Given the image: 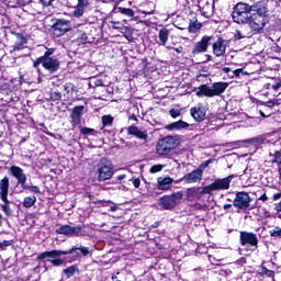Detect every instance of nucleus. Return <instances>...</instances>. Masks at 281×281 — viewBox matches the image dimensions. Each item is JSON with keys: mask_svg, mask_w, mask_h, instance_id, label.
<instances>
[{"mask_svg": "<svg viewBox=\"0 0 281 281\" xmlns=\"http://www.w3.org/2000/svg\"><path fill=\"white\" fill-rule=\"evenodd\" d=\"M232 19L237 25H249L255 34H262L269 23V4L265 0L254 2L251 5L237 2L233 8Z\"/></svg>", "mask_w": 281, "mask_h": 281, "instance_id": "1", "label": "nucleus"}, {"mask_svg": "<svg viewBox=\"0 0 281 281\" xmlns=\"http://www.w3.org/2000/svg\"><path fill=\"white\" fill-rule=\"evenodd\" d=\"M56 48H48L47 46H43L42 55H40L35 60H33V68L37 71H41V67L48 71V74H56L60 69V60L56 58L54 53Z\"/></svg>", "mask_w": 281, "mask_h": 281, "instance_id": "2", "label": "nucleus"}, {"mask_svg": "<svg viewBox=\"0 0 281 281\" xmlns=\"http://www.w3.org/2000/svg\"><path fill=\"white\" fill-rule=\"evenodd\" d=\"M69 254H76L77 258H82V256H89V247H72L67 250H50L44 251L37 255L36 260H45V258H55L50 260V265L53 267H60L65 265V259H60V256H69Z\"/></svg>", "mask_w": 281, "mask_h": 281, "instance_id": "3", "label": "nucleus"}, {"mask_svg": "<svg viewBox=\"0 0 281 281\" xmlns=\"http://www.w3.org/2000/svg\"><path fill=\"white\" fill-rule=\"evenodd\" d=\"M229 87L228 82L217 81L210 87L207 83L200 85L198 88H194L193 91L198 98H216L223 95Z\"/></svg>", "mask_w": 281, "mask_h": 281, "instance_id": "4", "label": "nucleus"}, {"mask_svg": "<svg viewBox=\"0 0 281 281\" xmlns=\"http://www.w3.org/2000/svg\"><path fill=\"white\" fill-rule=\"evenodd\" d=\"M180 144L181 139L179 136H165L156 144V154L168 159L172 155V150L179 148Z\"/></svg>", "mask_w": 281, "mask_h": 281, "instance_id": "5", "label": "nucleus"}, {"mask_svg": "<svg viewBox=\"0 0 281 281\" xmlns=\"http://www.w3.org/2000/svg\"><path fill=\"white\" fill-rule=\"evenodd\" d=\"M8 194H10V177L4 176L0 179V200L2 204H0V209L4 212L7 218H12L14 216V211L10 207V199H8Z\"/></svg>", "mask_w": 281, "mask_h": 281, "instance_id": "6", "label": "nucleus"}, {"mask_svg": "<svg viewBox=\"0 0 281 281\" xmlns=\"http://www.w3.org/2000/svg\"><path fill=\"white\" fill-rule=\"evenodd\" d=\"M9 175L16 179L18 186H21L22 190H29V192L33 194H41V188H38V186L27 184V176L23 171V168L11 166L9 168Z\"/></svg>", "mask_w": 281, "mask_h": 281, "instance_id": "7", "label": "nucleus"}, {"mask_svg": "<svg viewBox=\"0 0 281 281\" xmlns=\"http://www.w3.org/2000/svg\"><path fill=\"white\" fill-rule=\"evenodd\" d=\"M183 201V191H177L171 194H165L158 200V205L161 210H175Z\"/></svg>", "mask_w": 281, "mask_h": 281, "instance_id": "8", "label": "nucleus"}, {"mask_svg": "<svg viewBox=\"0 0 281 281\" xmlns=\"http://www.w3.org/2000/svg\"><path fill=\"white\" fill-rule=\"evenodd\" d=\"M52 23L50 30L55 38H60V36H65V34H68V32L74 30L71 20L54 18L52 19Z\"/></svg>", "mask_w": 281, "mask_h": 281, "instance_id": "9", "label": "nucleus"}, {"mask_svg": "<svg viewBox=\"0 0 281 281\" xmlns=\"http://www.w3.org/2000/svg\"><path fill=\"white\" fill-rule=\"evenodd\" d=\"M234 179V175H231L226 178H217L211 184L206 186L207 194H212V192H221L223 190H229V183Z\"/></svg>", "mask_w": 281, "mask_h": 281, "instance_id": "10", "label": "nucleus"}, {"mask_svg": "<svg viewBox=\"0 0 281 281\" xmlns=\"http://www.w3.org/2000/svg\"><path fill=\"white\" fill-rule=\"evenodd\" d=\"M213 55L216 58H221L225 56L227 52V41L223 38V36L218 34H213V41L211 42Z\"/></svg>", "mask_w": 281, "mask_h": 281, "instance_id": "11", "label": "nucleus"}, {"mask_svg": "<svg viewBox=\"0 0 281 281\" xmlns=\"http://www.w3.org/2000/svg\"><path fill=\"white\" fill-rule=\"evenodd\" d=\"M239 243L241 247H254V249H258V245L260 240L258 239V235L254 232L241 231L239 233Z\"/></svg>", "mask_w": 281, "mask_h": 281, "instance_id": "12", "label": "nucleus"}, {"mask_svg": "<svg viewBox=\"0 0 281 281\" xmlns=\"http://www.w3.org/2000/svg\"><path fill=\"white\" fill-rule=\"evenodd\" d=\"M113 177V164L108 159L101 160L98 168V181H108Z\"/></svg>", "mask_w": 281, "mask_h": 281, "instance_id": "13", "label": "nucleus"}, {"mask_svg": "<svg viewBox=\"0 0 281 281\" xmlns=\"http://www.w3.org/2000/svg\"><path fill=\"white\" fill-rule=\"evenodd\" d=\"M213 40V34L203 35L202 38L194 44L191 54H193V56H196V54H205L207 49H210Z\"/></svg>", "mask_w": 281, "mask_h": 281, "instance_id": "14", "label": "nucleus"}, {"mask_svg": "<svg viewBox=\"0 0 281 281\" xmlns=\"http://www.w3.org/2000/svg\"><path fill=\"white\" fill-rule=\"evenodd\" d=\"M233 205L238 210H248V207L251 205V196H249V193L246 191H239L236 193Z\"/></svg>", "mask_w": 281, "mask_h": 281, "instance_id": "15", "label": "nucleus"}, {"mask_svg": "<svg viewBox=\"0 0 281 281\" xmlns=\"http://www.w3.org/2000/svg\"><path fill=\"white\" fill-rule=\"evenodd\" d=\"M56 234L60 236L78 237L82 233V226H71L69 224L61 225L59 228L55 231Z\"/></svg>", "mask_w": 281, "mask_h": 281, "instance_id": "16", "label": "nucleus"}, {"mask_svg": "<svg viewBox=\"0 0 281 281\" xmlns=\"http://www.w3.org/2000/svg\"><path fill=\"white\" fill-rule=\"evenodd\" d=\"M203 194H207V187H191L186 190L187 201H201Z\"/></svg>", "mask_w": 281, "mask_h": 281, "instance_id": "17", "label": "nucleus"}, {"mask_svg": "<svg viewBox=\"0 0 281 281\" xmlns=\"http://www.w3.org/2000/svg\"><path fill=\"white\" fill-rule=\"evenodd\" d=\"M82 115H85V105H76L70 113V125L72 128L80 126Z\"/></svg>", "mask_w": 281, "mask_h": 281, "instance_id": "18", "label": "nucleus"}, {"mask_svg": "<svg viewBox=\"0 0 281 281\" xmlns=\"http://www.w3.org/2000/svg\"><path fill=\"white\" fill-rule=\"evenodd\" d=\"M13 34L16 38V42L14 43L13 49L11 52H22V49H25V47H27V41L30 36L23 32H14Z\"/></svg>", "mask_w": 281, "mask_h": 281, "instance_id": "19", "label": "nucleus"}, {"mask_svg": "<svg viewBox=\"0 0 281 281\" xmlns=\"http://www.w3.org/2000/svg\"><path fill=\"white\" fill-rule=\"evenodd\" d=\"M203 180V171L201 169H194L193 171L187 173L183 176L181 181H184V183H199V181Z\"/></svg>", "mask_w": 281, "mask_h": 281, "instance_id": "20", "label": "nucleus"}, {"mask_svg": "<svg viewBox=\"0 0 281 281\" xmlns=\"http://www.w3.org/2000/svg\"><path fill=\"white\" fill-rule=\"evenodd\" d=\"M127 134L136 137V139H142V142H148V132L139 130L137 125L128 126Z\"/></svg>", "mask_w": 281, "mask_h": 281, "instance_id": "21", "label": "nucleus"}, {"mask_svg": "<svg viewBox=\"0 0 281 281\" xmlns=\"http://www.w3.org/2000/svg\"><path fill=\"white\" fill-rule=\"evenodd\" d=\"M190 114L195 122L201 123L205 120L206 111L203 105L199 104L190 109Z\"/></svg>", "mask_w": 281, "mask_h": 281, "instance_id": "22", "label": "nucleus"}, {"mask_svg": "<svg viewBox=\"0 0 281 281\" xmlns=\"http://www.w3.org/2000/svg\"><path fill=\"white\" fill-rule=\"evenodd\" d=\"M144 74H153L157 70V66L155 65V59L151 57H144L140 61Z\"/></svg>", "mask_w": 281, "mask_h": 281, "instance_id": "23", "label": "nucleus"}, {"mask_svg": "<svg viewBox=\"0 0 281 281\" xmlns=\"http://www.w3.org/2000/svg\"><path fill=\"white\" fill-rule=\"evenodd\" d=\"M125 0H116L114 3V11L120 12L123 16H127L128 19H133L135 16V11L131 8L120 7V3Z\"/></svg>", "mask_w": 281, "mask_h": 281, "instance_id": "24", "label": "nucleus"}, {"mask_svg": "<svg viewBox=\"0 0 281 281\" xmlns=\"http://www.w3.org/2000/svg\"><path fill=\"white\" fill-rule=\"evenodd\" d=\"M86 8H89V0H78L77 5L72 11V16H75V19H80V16H83Z\"/></svg>", "mask_w": 281, "mask_h": 281, "instance_id": "25", "label": "nucleus"}, {"mask_svg": "<svg viewBox=\"0 0 281 281\" xmlns=\"http://www.w3.org/2000/svg\"><path fill=\"white\" fill-rule=\"evenodd\" d=\"M263 89H267L270 93H278L281 89V79H271L268 83L263 85Z\"/></svg>", "mask_w": 281, "mask_h": 281, "instance_id": "26", "label": "nucleus"}, {"mask_svg": "<svg viewBox=\"0 0 281 281\" xmlns=\"http://www.w3.org/2000/svg\"><path fill=\"white\" fill-rule=\"evenodd\" d=\"M166 131H181L183 128H190V124L183 120H179L165 126Z\"/></svg>", "mask_w": 281, "mask_h": 281, "instance_id": "27", "label": "nucleus"}, {"mask_svg": "<svg viewBox=\"0 0 281 281\" xmlns=\"http://www.w3.org/2000/svg\"><path fill=\"white\" fill-rule=\"evenodd\" d=\"M175 179L170 177L166 178H158L157 183H158V190H170V187L172 186Z\"/></svg>", "mask_w": 281, "mask_h": 281, "instance_id": "28", "label": "nucleus"}, {"mask_svg": "<svg viewBox=\"0 0 281 281\" xmlns=\"http://www.w3.org/2000/svg\"><path fill=\"white\" fill-rule=\"evenodd\" d=\"M93 41H95V37H93V35L87 34V33H81L77 37L76 43L78 45H87V43H93Z\"/></svg>", "mask_w": 281, "mask_h": 281, "instance_id": "29", "label": "nucleus"}, {"mask_svg": "<svg viewBox=\"0 0 281 281\" xmlns=\"http://www.w3.org/2000/svg\"><path fill=\"white\" fill-rule=\"evenodd\" d=\"M102 126L100 131H104V128H109V126H113L115 119L111 114H105L101 117Z\"/></svg>", "mask_w": 281, "mask_h": 281, "instance_id": "30", "label": "nucleus"}, {"mask_svg": "<svg viewBox=\"0 0 281 281\" xmlns=\"http://www.w3.org/2000/svg\"><path fill=\"white\" fill-rule=\"evenodd\" d=\"M258 273L261 278H271L272 280L276 278V271L268 269L266 266H261Z\"/></svg>", "mask_w": 281, "mask_h": 281, "instance_id": "31", "label": "nucleus"}, {"mask_svg": "<svg viewBox=\"0 0 281 281\" xmlns=\"http://www.w3.org/2000/svg\"><path fill=\"white\" fill-rule=\"evenodd\" d=\"M201 13H202V16H204L205 19H210V16L214 14V4L207 2L202 7Z\"/></svg>", "mask_w": 281, "mask_h": 281, "instance_id": "32", "label": "nucleus"}, {"mask_svg": "<svg viewBox=\"0 0 281 281\" xmlns=\"http://www.w3.org/2000/svg\"><path fill=\"white\" fill-rule=\"evenodd\" d=\"M203 27V23L199 22V20H190L189 26H188V32L190 34H196L199 30Z\"/></svg>", "mask_w": 281, "mask_h": 281, "instance_id": "33", "label": "nucleus"}, {"mask_svg": "<svg viewBox=\"0 0 281 281\" xmlns=\"http://www.w3.org/2000/svg\"><path fill=\"white\" fill-rule=\"evenodd\" d=\"M170 36V31H168V29L166 27H162L159 30V33H158V37H159V45H166V43H168V37Z\"/></svg>", "mask_w": 281, "mask_h": 281, "instance_id": "34", "label": "nucleus"}, {"mask_svg": "<svg viewBox=\"0 0 281 281\" xmlns=\"http://www.w3.org/2000/svg\"><path fill=\"white\" fill-rule=\"evenodd\" d=\"M121 34H123L124 38L128 41V43H135V37H133V27L125 26L121 30Z\"/></svg>", "mask_w": 281, "mask_h": 281, "instance_id": "35", "label": "nucleus"}, {"mask_svg": "<svg viewBox=\"0 0 281 281\" xmlns=\"http://www.w3.org/2000/svg\"><path fill=\"white\" fill-rule=\"evenodd\" d=\"M23 207L30 209L33 207V205H36V195H29L25 196L22 202Z\"/></svg>", "mask_w": 281, "mask_h": 281, "instance_id": "36", "label": "nucleus"}, {"mask_svg": "<svg viewBox=\"0 0 281 281\" xmlns=\"http://www.w3.org/2000/svg\"><path fill=\"white\" fill-rule=\"evenodd\" d=\"M76 271H80L78 269V266L76 265L69 266L68 268L64 269V273L67 278H72V276H76Z\"/></svg>", "mask_w": 281, "mask_h": 281, "instance_id": "37", "label": "nucleus"}, {"mask_svg": "<svg viewBox=\"0 0 281 281\" xmlns=\"http://www.w3.org/2000/svg\"><path fill=\"white\" fill-rule=\"evenodd\" d=\"M25 5H31V8H34V5H36V1H34V0H16V2H15L16 8H25Z\"/></svg>", "mask_w": 281, "mask_h": 281, "instance_id": "38", "label": "nucleus"}, {"mask_svg": "<svg viewBox=\"0 0 281 281\" xmlns=\"http://www.w3.org/2000/svg\"><path fill=\"white\" fill-rule=\"evenodd\" d=\"M49 100H52V102H58L63 100V92L52 90L49 93Z\"/></svg>", "mask_w": 281, "mask_h": 281, "instance_id": "39", "label": "nucleus"}, {"mask_svg": "<svg viewBox=\"0 0 281 281\" xmlns=\"http://www.w3.org/2000/svg\"><path fill=\"white\" fill-rule=\"evenodd\" d=\"M81 135H93L95 137L98 135V131L91 127H80Z\"/></svg>", "mask_w": 281, "mask_h": 281, "instance_id": "40", "label": "nucleus"}, {"mask_svg": "<svg viewBox=\"0 0 281 281\" xmlns=\"http://www.w3.org/2000/svg\"><path fill=\"white\" fill-rule=\"evenodd\" d=\"M102 207H110V212H117V205L111 201L101 202Z\"/></svg>", "mask_w": 281, "mask_h": 281, "instance_id": "41", "label": "nucleus"}, {"mask_svg": "<svg viewBox=\"0 0 281 281\" xmlns=\"http://www.w3.org/2000/svg\"><path fill=\"white\" fill-rule=\"evenodd\" d=\"M271 238H281V227L276 226L273 229L269 231Z\"/></svg>", "mask_w": 281, "mask_h": 281, "instance_id": "42", "label": "nucleus"}, {"mask_svg": "<svg viewBox=\"0 0 281 281\" xmlns=\"http://www.w3.org/2000/svg\"><path fill=\"white\" fill-rule=\"evenodd\" d=\"M261 104L263 106H268L269 109H273V106H276V104H280V100L279 99H272V100H269V101H266V102H261Z\"/></svg>", "mask_w": 281, "mask_h": 281, "instance_id": "43", "label": "nucleus"}, {"mask_svg": "<svg viewBox=\"0 0 281 281\" xmlns=\"http://www.w3.org/2000/svg\"><path fill=\"white\" fill-rule=\"evenodd\" d=\"M244 142L245 144H262L265 139L262 137H254V138L246 139Z\"/></svg>", "mask_w": 281, "mask_h": 281, "instance_id": "44", "label": "nucleus"}, {"mask_svg": "<svg viewBox=\"0 0 281 281\" xmlns=\"http://www.w3.org/2000/svg\"><path fill=\"white\" fill-rule=\"evenodd\" d=\"M272 164H278L279 166H281V149L274 151Z\"/></svg>", "mask_w": 281, "mask_h": 281, "instance_id": "45", "label": "nucleus"}, {"mask_svg": "<svg viewBox=\"0 0 281 281\" xmlns=\"http://www.w3.org/2000/svg\"><path fill=\"white\" fill-rule=\"evenodd\" d=\"M161 170H164V165H154L151 166V168L149 169V172L151 175H157V172H161Z\"/></svg>", "mask_w": 281, "mask_h": 281, "instance_id": "46", "label": "nucleus"}, {"mask_svg": "<svg viewBox=\"0 0 281 281\" xmlns=\"http://www.w3.org/2000/svg\"><path fill=\"white\" fill-rule=\"evenodd\" d=\"M111 25L113 30H119V32H122L125 27L122 22H115V21H111Z\"/></svg>", "mask_w": 281, "mask_h": 281, "instance_id": "47", "label": "nucleus"}, {"mask_svg": "<svg viewBox=\"0 0 281 281\" xmlns=\"http://www.w3.org/2000/svg\"><path fill=\"white\" fill-rule=\"evenodd\" d=\"M214 160L213 159H207L205 161H203L199 167L198 170H200L203 175V170H205V168H207V166H210V164H213Z\"/></svg>", "mask_w": 281, "mask_h": 281, "instance_id": "48", "label": "nucleus"}, {"mask_svg": "<svg viewBox=\"0 0 281 281\" xmlns=\"http://www.w3.org/2000/svg\"><path fill=\"white\" fill-rule=\"evenodd\" d=\"M14 244V240H3L2 243H0V249L1 251L5 250V247H12V245Z\"/></svg>", "mask_w": 281, "mask_h": 281, "instance_id": "49", "label": "nucleus"}, {"mask_svg": "<svg viewBox=\"0 0 281 281\" xmlns=\"http://www.w3.org/2000/svg\"><path fill=\"white\" fill-rule=\"evenodd\" d=\"M169 115H171L173 120H177V117L181 116V110L171 109L169 110Z\"/></svg>", "mask_w": 281, "mask_h": 281, "instance_id": "50", "label": "nucleus"}, {"mask_svg": "<svg viewBox=\"0 0 281 281\" xmlns=\"http://www.w3.org/2000/svg\"><path fill=\"white\" fill-rule=\"evenodd\" d=\"M38 1L43 5V8H49V5H52V3H54V1L56 0H38Z\"/></svg>", "mask_w": 281, "mask_h": 281, "instance_id": "51", "label": "nucleus"}, {"mask_svg": "<svg viewBox=\"0 0 281 281\" xmlns=\"http://www.w3.org/2000/svg\"><path fill=\"white\" fill-rule=\"evenodd\" d=\"M167 49H173V52H177V54H183V46H178V47L168 46Z\"/></svg>", "mask_w": 281, "mask_h": 281, "instance_id": "52", "label": "nucleus"}, {"mask_svg": "<svg viewBox=\"0 0 281 281\" xmlns=\"http://www.w3.org/2000/svg\"><path fill=\"white\" fill-rule=\"evenodd\" d=\"M64 89L67 93H69V91H74L75 87H74V83L71 82H68L64 86Z\"/></svg>", "mask_w": 281, "mask_h": 281, "instance_id": "53", "label": "nucleus"}, {"mask_svg": "<svg viewBox=\"0 0 281 281\" xmlns=\"http://www.w3.org/2000/svg\"><path fill=\"white\" fill-rule=\"evenodd\" d=\"M134 188H139L142 186V180L139 178L132 179Z\"/></svg>", "mask_w": 281, "mask_h": 281, "instance_id": "54", "label": "nucleus"}, {"mask_svg": "<svg viewBox=\"0 0 281 281\" xmlns=\"http://www.w3.org/2000/svg\"><path fill=\"white\" fill-rule=\"evenodd\" d=\"M234 38L235 41H241V38H245V36L243 35V33H240V31H236Z\"/></svg>", "mask_w": 281, "mask_h": 281, "instance_id": "55", "label": "nucleus"}, {"mask_svg": "<svg viewBox=\"0 0 281 281\" xmlns=\"http://www.w3.org/2000/svg\"><path fill=\"white\" fill-rule=\"evenodd\" d=\"M240 74H243V68L235 69L233 71V77L235 76V78H238Z\"/></svg>", "mask_w": 281, "mask_h": 281, "instance_id": "56", "label": "nucleus"}, {"mask_svg": "<svg viewBox=\"0 0 281 281\" xmlns=\"http://www.w3.org/2000/svg\"><path fill=\"white\" fill-rule=\"evenodd\" d=\"M100 132L103 133L104 135H113V131L106 130V127H103V130H100Z\"/></svg>", "mask_w": 281, "mask_h": 281, "instance_id": "57", "label": "nucleus"}, {"mask_svg": "<svg viewBox=\"0 0 281 281\" xmlns=\"http://www.w3.org/2000/svg\"><path fill=\"white\" fill-rule=\"evenodd\" d=\"M94 87H104V82L102 81V79H97L94 81Z\"/></svg>", "mask_w": 281, "mask_h": 281, "instance_id": "58", "label": "nucleus"}, {"mask_svg": "<svg viewBox=\"0 0 281 281\" xmlns=\"http://www.w3.org/2000/svg\"><path fill=\"white\" fill-rule=\"evenodd\" d=\"M259 201H269V196H267V193H263L260 198Z\"/></svg>", "mask_w": 281, "mask_h": 281, "instance_id": "59", "label": "nucleus"}, {"mask_svg": "<svg viewBox=\"0 0 281 281\" xmlns=\"http://www.w3.org/2000/svg\"><path fill=\"white\" fill-rule=\"evenodd\" d=\"M159 225H161V222L156 221V222L151 225V227H153L154 229H157V227H159Z\"/></svg>", "mask_w": 281, "mask_h": 281, "instance_id": "60", "label": "nucleus"}, {"mask_svg": "<svg viewBox=\"0 0 281 281\" xmlns=\"http://www.w3.org/2000/svg\"><path fill=\"white\" fill-rule=\"evenodd\" d=\"M279 199H281V192L276 193V194L273 195V201H278Z\"/></svg>", "mask_w": 281, "mask_h": 281, "instance_id": "61", "label": "nucleus"}, {"mask_svg": "<svg viewBox=\"0 0 281 281\" xmlns=\"http://www.w3.org/2000/svg\"><path fill=\"white\" fill-rule=\"evenodd\" d=\"M222 71H224V74H229L232 71V68L224 67V68H222Z\"/></svg>", "mask_w": 281, "mask_h": 281, "instance_id": "62", "label": "nucleus"}, {"mask_svg": "<svg viewBox=\"0 0 281 281\" xmlns=\"http://www.w3.org/2000/svg\"><path fill=\"white\" fill-rule=\"evenodd\" d=\"M234 204H224L223 210H231Z\"/></svg>", "mask_w": 281, "mask_h": 281, "instance_id": "63", "label": "nucleus"}, {"mask_svg": "<svg viewBox=\"0 0 281 281\" xmlns=\"http://www.w3.org/2000/svg\"><path fill=\"white\" fill-rule=\"evenodd\" d=\"M130 120H133L134 122H138L137 115L135 114L130 115Z\"/></svg>", "mask_w": 281, "mask_h": 281, "instance_id": "64", "label": "nucleus"}]
</instances>
